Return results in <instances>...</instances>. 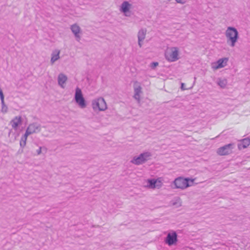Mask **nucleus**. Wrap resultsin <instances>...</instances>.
<instances>
[{
	"instance_id": "1",
	"label": "nucleus",
	"mask_w": 250,
	"mask_h": 250,
	"mask_svg": "<svg viewBox=\"0 0 250 250\" xmlns=\"http://www.w3.org/2000/svg\"><path fill=\"white\" fill-rule=\"evenodd\" d=\"M225 36L229 46L234 47L239 39V33L237 29L231 26L228 27L225 31Z\"/></svg>"
},
{
	"instance_id": "2",
	"label": "nucleus",
	"mask_w": 250,
	"mask_h": 250,
	"mask_svg": "<svg viewBox=\"0 0 250 250\" xmlns=\"http://www.w3.org/2000/svg\"><path fill=\"white\" fill-rule=\"evenodd\" d=\"M194 181V179L188 178H184L180 177L176 178L173 183L175 186V188L184 189L188 187L191 186Z\"/></svg>"
},
{
	"instance_id": "3",
	"label": "nucleus",
	"mask_w": 250,
	"mask_h": 250,
	"mask_svg": "<svg viewBox=\"0 0 250 250\" xmlns=\"http://www.w3.org/2000/svg\"><path fill=\"white\" fill-rule=\"evenodd\" d=\"M179 49L176 47H171L168 48L165 52V58L169 62L177 61L179 58Z\"/></svg>"
},
{
	"instance_id": "4",
	"label": "nucleus",
	"mask_w": 250,
	"mask_h": 250,
	"mask_svg": "<svg viewBox=\"0 0 250 250\" xmlns=\"http://www.w3.org/2000/svg\"><path fill=\"white\" fill-rule=\"evenodd\" d=\"M151 155V153L150 152H144L141 153L138 156H134L130 161V162L136 165H140L146 162Z\"/></svg>"
},
{
	"instance_id": "5",
	"label": "nucleus",
	"mask_w": 250,
	"mask_h": 250,
	"mask_svg": "<svg viewBox=\"0 0 250 250\" xmlns=\"http://www.w3.org/2000/svg\"><path fill=\"white\" fill-rule=\"evenodd\" d=\"M92 105L94 110L104 111L107 108L106 104L103 98L100 97L93 100Z\"/></svg>"
},
{
	"instance_id": "6",
	"label": "nucleus",
	"mask_w": 250,
	"mask_h": 250,
	"mask_svg": "<svg viewBox=\"0 0 250 250\" xmlns=\"http://www.w3.org/2000/svg\"><path fill=\"white\" fill-rule=\"evenodd\" d=\"M74 98L75 102L81 108L86 107L85 100L83 97L81 89L78 87L76 88Z\"/></svg>"
},
{
	"instance_id": "7",
	"label": "nucleus",
	"mask_w": 250,
	"mask_h": 250,
	"mask_svg": "<svg viewBox=\"0 0 250 250\" xmlns=\"http://www.w3.org/2000/svg\"><path fill=\"white\" fill-rule=\"evenodd\" d=\"M147 187L148 188L151 189H159L163 186V179L161 177H159L157 179H150L147 180Z\"/></svg>"
},
{
	"instance_id": "8",
	"label": "nucleus",
	"mask_w": 250,
	"mask_h": 250,
	"mask_svg": "<svg viewBox=\"0 0 250 250\" xmlns=\"http://www.w3.org/2000/svg\"><path fill=\"white\" fill-rule=\"evenodd\" d=\"M41 129V126L39 124L34 123L30 124L27 127L25 132L29 135L33 133L39 132Z\"/></svg>"
},
{
	"instance_id": "9",
	"label": "nucleus",
	"mask_w": 250,
	"mask_h": 250,
	"mask_svg": "<svg viewBox=\"0 0 250 250\" xmlns=\"http://www.w3.org/2000/svg\"><path fill=\"white\" fill-rule=\"evenodd\" d=\"M166 244L171 246L175 244L177 241V235L175 231H171L169 232L165 240Z\"/></svg>"
},
{
	"instance_id": "10",
	"label": "nucleus",
	"mask_w": 250,
	"mask_h": 250,
	"mask_svg": "<svg viewBox=\"0 0 250 250\" xmlns=\"http://www.w3.org/2000/svg\"><path fill=\"white\" fill-rule=\"evenodd\" d=\"M70 29L73 33L76 40L79 42L81 39V34H82V30L80 27L75 23L71 25Z\"/></svg>"
},
{
	"instance_id": "11",
	"label": "nucleus",
	"mask_w": 250,
	"mask_h": 250,
	"mask_svg": "<svg viewBox=\"0 0 250 250\" xmlns=\"http://www.w3.org/2000/svg\"><path fill=\"white\" fill-rule=\"evenodd\" d=\"M228 60V58L220 59L216 62L212 64V68L214 69H218L224 67L227 65Z\"/></svg>"
},
{
	"instance_id": "12",
	"label": "nucleus",
	"mask_w": 250,
	"mask_h": 250,
	"mask_svg": "<svg viewBox=\"0 0 250 250\" xmlns=\"http://www.w3.org/2000/svg\"><path fill=\"white\" fill-rule=\"evenodd\" d=\"M134 95L133 97L138 103L140 101L141 94L142 93V87L138 82H135L134 84Z\"/></svg>"
},
{
	"instance_id": "13",
	"label": "nucleus",
	"mask_w": 250,
	"mask_h": 250,
	"mask_svg": "<svg viewBox=\"0 0 250 250\" xmlns=\"http://www.w3.org/2000/svg\"><path fill=\"white\" fill-rule=\"evenodd\" d=\"M22 124L21 117L20 116H17L15 117L10 123L12 127L15 130H17L20 125Z\"/></svg>"
},
{
	"instance_id": "14",
	"label": "nucleus",
	"mask_w": 250,
	"mask_h": 250,
	"mask_svg": "<svg viewBox=\"0 0 250 250\" xmlns=\"http://www.w3.org/2000/svg\"><path fill=\"white\" fill-rule=\"evenodd\" d=\"M231 149L232 145L228 144L218 148L217 150V153L220 155H227L231 152Z\"/></svg>"
},
{
	"instance_id": "15",
	"label": "nucleus",
	"mask_w": 250,
	"mask_h": 250,
	"mask_svg": "<svg viewBox=\"0 0 250 250\" xmlns=\"http://www.w3.org/2000/svg\"><path fill=\"white\" fill-rule=\"evenodd\" d=\"M67 80V77L63 73H60L58 76V83L62 88H64L65 84Z\"/></svg>"
},
{
	"instance_id": "16",
	"label": "nucleus",
	"mask_w": 250,
	"mask_h": 250,
	"mask_svg": "<svg viewBox=\"0 0 250 250\" xmlns=\"http://www.w3.org/2000/svg\"><path fill=\"white\" fill-rule=\"evenodd\" d=\"M60 50L59 49H55L51 53V58L50 60V63L53 64L55 62L60 59Z\"/></svg>"
},
{
	"instance_id": "17",
	"label": "nucleus",
	"mask_w": 250,
	"mask_h": 250,
	"mask_svg": "<svg viewBox=\"0 0 250 250\" xmlns=\"http://www.w3.org/2000/svg\"><path fill=\"white\" fill-rule=\"evenodd\" d=\"M250 145V139L245 138L238 144V148L240 149L247 147Z\"/></svg>"
},
{
	"instance_id": "18",
	"label": "nucleus",
	"mask_w": 250,
	"mask_h": 250,
	"mask_svg": "<svg viewBox=\"0 0 250 250\" xmlns=\"http://www.w3.org/2000/svg\"><path fill=\"white\" fill-rule=\"evenodd\" d=\"M130 7V4H129L128 1H125L121 4V10L122 12L125 13L129 11Z\"/></svg>"
},
{
	"instance_id": "19",
	"label": "nucleus",
	"mask_w": 250,
	"mask_h": 250,
	"mask_svg": "<svg viewBox=\"0 0 250 250\" xmlns=\"http://www.w3.org/2000/svg\"><path fill=\"white\" fill-rule=\"evenodd\" d=\"M146 30L145 28L141 29L138 33L137 37L138 40L144 41L146 38Z\"/></svg>"
},
{
	"instance_id": "20",
	"label": "nucleus",
	"mask_w": 250,
	"mask_h": 250,
	"mask_svg": "<svg viewBox=\"0 0 250 250\" xmlns=\"http://www.w3.org/2000/svg\"><path fill=\"white\" fill-rule=\"evenodd\" d=\"M217 83L221 88H225L227 84V80L226 79H218Z\"/></svg>"
},
{
	"instance_id": "21",
	"label": "nucleus",
	"mask_w": 250,
	"mask_h": 250,
	"mask_svg": "<svg viewBox=\"0 0 250 250\" xmlns=\"http://www.w3.org/2000/svg\"><path fill=\"white\" fill-rule=\"evenodd\" d=\"M28 136L29 135L25 132L24 135L21 138L20 144L21 147H24L25 146L27 138Z\"/></svg>"
},
{
	"instance_id": "22",
	"label": "nucleus",
	"mask_w": 250,
	"mask_h": 250,
	"mask_svg": "<svg viewBox=\"0 0 250 250\" xmlns=\"http://www.w3.org/2000/svg\"><path fill=\"white\" fill-rule=\"evenodd\" d=\"M1 111L3 113H5L7 112L8 110V107L4 103V100L3 101V102H1Z\"/></svg>"
},
{
	"instance_id": "23",
	"label": "nucleus",
	"mask_w": 250,
	"mask_h": 250,
	"mask_svg": "<svg viewBox=\"0 0 250 250\" xmlns=\"http://www.w3.org/2000/svg\"><path fill=\"white\" fill-rule=\"evenodd\" d=\"M172 204L173 205V206H175L176 205H177V207H179V206H180L181 205V202H180V200L179 198H177L176 200V202H172Z\"/></svg>"
},
{
	"instance_id": "24",
	"label": "nucleus",
	"mask_w": 250,
	"mask_h": 250,
	"mask_svg": "<svg viewBox=\"0 0 250 250\" xmlns=\"http://www.w3.org/2000/svg\"><path fill=\"white\" fill-rule=\"evenodd\" d=\"M42 149L46 150V148L45 147H42V146H40L39 149L36 151L37 155H40L41 154Z\"/></svg>"
},
{
	"instance_id": "25",
	"label": "nucleus",
	"mask_w": 250,
	"mask_h": 250,
	"mask_svg": "<svg viewBox=\"0 0 250 250\" xmlns=\"http://www.w3.org/2000/svg\"><path fill=\"white\" fill-rule=\"evenodd\" d=\"M158 65V62H153L150 64V66L152 69H154L155 67Z\"/></svg>"
},
{
	"instance_id": "26",
	"label": "nucleus",
	"mask_w": 250,
	"mask_h": 250,
	"mask_svg": "<svg viewBox=\"0 0 250 250\" xmlns=\"http://www.w3.org/2000/svg\"><path fill=\"white\" fill-rule=\"evenodd\" d=\"M175 1L177 3L184 4L187 2V0H175Z\"/></svg>"
},
{
	"instance_id": "27",
	"label": "nucleus",
	"mask_w": 250,
	"mask_h": 250,
	"mask_svg": "<svg viewBox=\"0 0 250 250\" xmlns=\"http://www.w3.org/2000/svg\"><path fill=\"white\" fill-rule=\"evenodd\" d=\"M0 98L1 102L4 101V97L1 89H0Z\"/></svg>"
},
{
	"instance_id": "28",
	"label": "nucleus",
	"mask_w": 250,
	"mask_h": 250,
	"mask_svg": "<svg viewBox=\"0 0 250 250\" xmlns=\"http://www.w3.org/2000/svg\"><path fill=\"white\" fill-rule=\"evenodd\" d=\"M143 41H140V40H138V45L140 47H141L142 46V42H143Z\"/></svg>"
},
{
	"instance_id": "29",
	"label": "nucleus",
	"mask_w": 250,
	"mask_h": 250,
	"mask_svg": "<svg viewBox=\"0 0 250 250\" xmlns=\"http://www.w3.org/2000/svg\"><path fill=\"white\" fill-rule=\"evenodd\" d=\"M184 83H182V85H181V88H182L183 90L185 89L184 88Z\"/></svg>"
}]
</instances>
